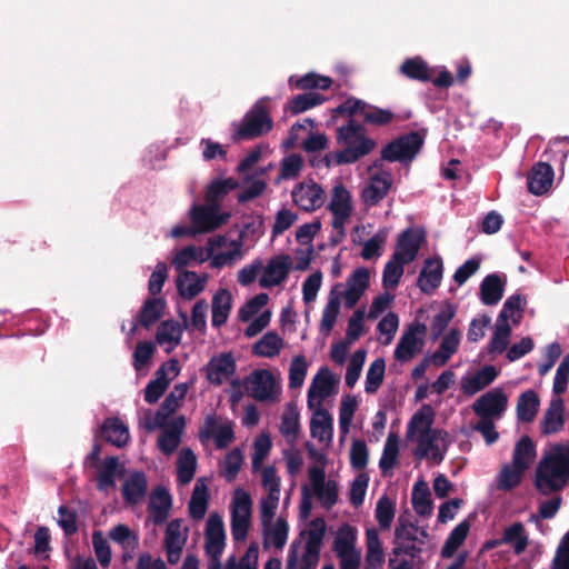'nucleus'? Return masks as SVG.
I'll list each match as a JSON object with an SVG mask.
<instances>
[{"mask_svg":"<svg viewBox=\"0 0 569 569\" xmlns=\"http://www.w3.org/2000/svg\"><path fill=\"white\" fill-rule=\"evenodd\" d=\"M370 272L367 268H357L347 280V290L345 292H338V289L342 287L341 283H337L330 291L328 302L323 308L320 331L329 335L337 321L340 312L341 301L340 298H345V305L347 308H352L361 299L362 295L369 287Z\"/></svg>","mask_w":569,"mask_h":569,"instance_id":"nucleus-1","label":"nucleus"},{"mask_svg":"<svg viewBox=\"0 0 569 569\" xmlns=\"http://www.w3.org/2000/svg\"><path fill=\"white\" fill-rule=\"evenodd\" d=\"M269 102V97H262L253 103L233 131L232 141L252 140L272 130L273 121L270 116Z\"/></svg>","mask_w":569,"mask_h":569,"instance_id":"nucleus-2","label":"nucleus"},{"mask_svg":"<svg viewBox=\"0 0 569 569\" xmlns=\"http://www.w3.org/2000/svg\"><path fill=\"white\" fill-rule=\"evenodd\" d=\"M326 528L327 526L323 518L318 517L310 521L308 539L299 569H316L320 558V550L326 535ZM298 551L295 549V543H292L288 552L286 569H298Z\"/></svg>","mask_w":569,"mask_h":569,"instance_id":"nucleus-3","label":"nucleus"},{"mask_svg":"<svg viewBox=\"0 0 569 569\" xmlns=\"http://www.w3.org/2000/svg\"><path fill=\"white\" fill-rule=\"evenodd\" d=\"M422 146L423 137L417 131H411L387 143L381 149V160L389 162L399 161L401 163L411 162Z\"/></svg>","mask_w":569,"mask_h":569,"instance_id":"nucleus-4","label":"nucleus"},{"mask_svg":"<svg viewBox=\"0 0 569 569\" xmlns=\"http://www.w3.org/2000/svg\"><path fill=\"white\" fill-rule=\"evenodd\" d=\"M252 501L250 495L238 488L234 491L231 510V535L234 541H243L250 527Z\"/></svg>","mask_w":569,"mask_h":569,"instance_id":"nucleus-5","label":"nucleus"},{"mask_svg":"<svg viewBox=\"0 0 569 569\" xmlns=\"http://www.w3.org/2000/svg\"><path fill=\"white\" fill-rule=\"evenodd\" d=\"M508 406V397L502 388H493L481 395L472 405L479 418L500 419Z\"/></svg>","mask_w":569,"mask_h":569,"instance_id":"nucleus-6","label":"nucleus"},{"mask_svg":"<svg viewBox=\"0 0 569 569\" xmlns=\"http://www.w3.org/2000/svg\"><path fill=\"white\" fill-rule=\"evenodd\" d=\"M426 332L427 326L425 323H411L396 346L395 358L401 362L411 360L417 352L421 351L425 343L423 339L418 336H425Z\"/></svg>","mask_w":569,"mask_h":569,"instance_id":"nucleus-7","label":"nucleus"},{"mask_svg":"<svg viewBox=\"0 0 569 569\" xmlns=\"http://www.w3.org/2000/svg\"><path fill=\"white\" fill-rule=\"evenodd\" d=\"M419 527L416 523L410 522L403 515L398 518V525L395 530V539L396 541H410L411 545L401 543L398 547L393 548V553L396 556L407 555L410 557H416L421 552V548L418 547L415 542H419L423 545V539L418 537Z\"/></svg>","mask_w":569,"mask_h":569,"instance_id":"nucleus-8","label":"nucleus"},{"mask_svg":"<svg viewBox=\"0 0 569 569\" xmlns=\"http://www.w3.org/2000/svg\"><path fill=\"white\" fill-rule=\"evenodd\" d=\"M246 390L257 401L274 399L276 379L273 373L267 369L254 370L244 381Z\"/></svg>","mask_w":569,"mask_h":569,"instance_id":"nucleus-9","label":"nucleus"},{"mask_svg":"<svg viewBox=\"0 0 569 569\" xmlns=\"http://www.w3.org/2000/svg\"><path fill=\"white\" fill-rule=\"evenodd\" d=\"M312 489L322 506L331 509L338 501V486L335 480L326 481L325 469L313 466L309 469Z\"/></svg>","mask_w":569,"mask_h":569,"instance_id":"nucleus-10","label":"nucleus"},{"mask_svg":"<svg viewBox=\"0 0 569 569\" xmlns=\"http://www.w3.org/2000/svg\"><path fill=\"white\" fill-rule=\"evenodd\" d=\"M219 208L213 204H194L190 211V219L196 232H210L227 221L229 214L219 216Z\"/></svg>","mask_w":569,"mask_h":569,"instance_id":"nucleus-11","label":"nucleus"},{"mask_svg":"<svg viewBox=\"0 0 569 569\" xmlns=\"http://www.w3.org/2000/svg\"><path fill=\"white\" fill-rule=\"evenodd\" d=\"M337 380L328 367H322L315 376L311 386L308 390V408H315V400L317 399V406L322 407L325 399L330 397L336 387Z\"/></svg>","mask_w":569,"mask_h":569,"instance_id":"nucleus-12","label":"nucleus"},{"mask_svg":"<svg viewBox=\"0 0 569 569\" xmlns=\"http://www.w3.org/2000/svg\"><path fill=\"white\" fill-rule=\"evenodd\" d=\"M199 437L201 440L213 439L218 449H224L234 439L233 423L227 421L222 425H218L214 415L207 416L200 429Z\"/></svg>","mask_w":569,"mask_h":569,"instance_id":"nucleus-13","label":"nucleus"},{"mask_svg":"<svg viewBox=\"0 0 569 569\" xmlns=\"http://www.w3.org/2000/svg\"><path fill=\"white\" fill-rule=\"evenodd\" d=\"M425 240V234L421 231L413 229H406L399 234L396 250L392 257L402 263L412 262L419 252L420 246Z\"/></svg>","mask_w":569,"mask_h":569,"instance_id":"nucleus-14","label":"nucleus"},{"mask_svg":"<svg viewBox=\"0 0 569 569\" xmlns=\"http://www.w3.org/2000/svg\"><path fill=\"white\" fill-rule=\"evenodd\" d=\"M293 202L305 211H313L323 203V189L316 182L297 184L292 192Z\"/></svg>","mask_w":569,"mask_h":569,"instance_id":"nucleus-15","label":"nucleus"},{"mask_svg":"<svg viewBox=\"0 0 569 569\" xmlns=\"http://www.w3.org/2000/svg\"><path fill=\"white\" fill-rule=\"evenodd\" d=\"M291 258L288 254H279L269 260L260 278L262 288H272L283 282L291 270Z\"/></svg>","mask_w":569,"mask_h":569,"instance_id":"nucleus-16","label":"nucleus"},{"mask_svg":"<svg viewBox=\"0 0 569 569\" xmlns=\"http://www.w3.org/2000/svg\"><path fill=\"white\" fill-rule=\"evenodd\" d=\"M204 536L206 553L221 556L226 546V532L222 518L218 513L209 516Z\"/></svg>","mask_w":569,"mask_h":569,"instance_id":"nucleus-17","label":"nucleus"},{"mask_svg":"<svg viewBox=\"0 0 569 569\" xmlns=\"http://www.w3.org/2000/svg\"><path fill=\"white\" fill-rule=\"evenodd\" d=\"M236 361L231 353L212 358L206 367V377L210 383L220 386L236 372Z\"/></svg>","mask_w":569,"mask_h":569,"instance_id":"nucleus-18","label":"nucleus"},{"mask_svg":"<svg viewBox=\"0 0 569 569\" xmlns=\"http://www.w3.org/2000/svg\"><path fill=\"white\" fill-rule=\"evenodd\" d=\"M346 148L343 150L337 151L335 153H329L325 157L326 166H331V159L335 160L336 164H346L353 163L358 161L360 158L370 153L376 147L375 140H362L358 144H345Z\"/></svg>","mask_w":569,"mask_h":569,"instance_id":"nucleus-19","label":"nucleus"},{"mask_svg":"<svg viewBox=\"0 0 569 569\" xmlns=\"http://www.w3.org/2000/svg\"><path fill=\"white\" fill-rule=\"evenodd\" d=\"M553 177L555 172L549 163H536L528 172L527 177L529 192L536 196H541L546 193L552 186Z\"/></svg>","mask_w":569,"mask_h":569,"instance_id":"nucleus-20","label":"nucleus"},{"mask_svg":"<svg viewBox=\"0 0 569 569\" xmlns=\"http://www.w3.org/2000/svg\"><path fill=\"white\" fill-rule=\"evenodd\" d=\"M565 425V406L560 397L552 398L540 421L541 433L545 436L556 433Z\"/></svg>","mask_w":569,"mask_h":569,"instance_id":"nucleus-21","label":"nucleus"},{"mask_svg":"<svg viewBox=\"0 0 569 569\" xmlns=\"http://www.w3.org/2000/svg\"><path fill=\"white\" fill-rule=\"evenodd\" d=\"M391 183L392 178L390 172L382 171L373 174L369 184L362 191V198L366 204L377 206L388 194Z\"/></svg>","mask_w":569,"mask_h":569,"instance_id":"nucleus-22","label":"nucleus"},{"mask_svg":"<svg viewBox=\"0 0 569 569\" xmlns=\"http://www.w3.org/2000/svg\"><path fill=\"white\" fill-rule=\"evenodd\" d=\"M148 491V480L143 471H133L122 486V498L126 503H140Z\"/></svg>","mask_w":569,"mask_h":569,"instance_id":"nucleus-23","label":"nucleus"},{"mask_svg":"<svg viewBox=\"0 0 569 569\" xmlns=\"http://www.w3.org/2000/svg\"><path fill=\"white\" fill-rule=\"evenodd\" d=\"M442 278V262L440 259L428 258L425 261L417 286L427 295H431L440 284Z\"/></svg>","mask_w":569,"mask_h":569,"instance_id":"nucleus-24","label":"nucleus"},{"mask_svg":"<svg viewBox=\"0 0 569 569\" xmlns=\"http://www.w3.org/2000/svg\"><path fill=\"white\" fill-rule=\"evenodd\" d=\"M176 282L179 295L187 300H191L203 291L207 276L200 277L194 271L184 270L178 274Z\"/></svg>","mask_w":569,"mask_h":569,"instance_id":"nucleus-25","label":"nucleus"},{"mask_svg":"<svg viewBox=\"0 0 569 569\" xmlns=\"http://www.w3.org/2000/svg\"><path fill=\"white\" fill-rule=\"evenodd\" d=\"M99 432L107 442L118 448L124 447L130 437L128 427L117 417L107 418Z\"/></svg>","mask_w":569,"mask_h":569,"instance_id":"nucleus-26","label":"nucleus"},{"mask_svg":"<svg viewBox=\"0 0 569 569\" xmlns=\"http://www.w3.org/2000/svg\"><path fill=\"white\" fill-rule=\"evenodd\" d=\"M333 419L328 410L318 407L310 420V432L319 441H331L333 433Z\"/></svg>","mask_w":569,"mask_h":569,"instance_id":"nucleus-27","label":"nucleus"},{"mask_svg":"<svg viewBox=\"0 0 569 569\" xmlns=\"http://www.w3.org/2000/svg\"><path fill=\"white\" fill-rule=\"evenodd\" d=\"M232 307V297L228 289H219L212 297L211 323L214 328H220L229 318Z\"/></svg>","mask_w":569,"mask_h":569,"instance_id":"nucleus-28","label":"nucleus"},{"mask_svg":"<svg viewBox=\"0 0 569 569\" xmlns=\"http://www.w3.org/2000/svg\"><path fill=\"white\" fill-rule=\"evenodd\" d=\"M540 406V398L538 393L532 390H526L518 397L517 401V418L522 422H532L538 413Z\"/></svg>","mask_w":569,"mask_h":569,"instance_id":"nucleus-29","label":"nucleus"},{"mask_svg":"<svg viewBox=\"0 0 569 569\" xmlns=\"http://www.w3.org/2000/svg\"><path fill=\"white\" fill-rule=\"evenodd\" d=\"M503 291L505 282L497 273H491L480 284V299L487 306H495L503 297Z\"/></svg>","mask_w":569,"mask_h":569,"instance_id":"nucleus-30","label":"nucleus"},{"mask_svg":"<svg viewBox=\"0 0 569 569\" xmlns=\"http://www.w3.org/2000/svg\"><path fill=\"white\" fill-rule=\"evenodd\" d=\"M526 471L513 462L502 465L496 477V488L500 491H511L521 483Z\"/></svg>","mask_w":569,"mask_h":569,"instance_id":"nucleus-31","label":"nucleus"},{"mask_svg":"<svg viewBox=\"0 0 569 569\" xmlns=\"http://www.w3.org/2000/svg\"><path fill=\"white\" fill-rule=\"evenodd\" d=\"M399 457V437L390 432L385 442L382 456L379 460V468L383 477L391 476L392 469L398 462Z\"/></svg>","mask_w":569,"mask_h":569,"instance_id":"nucleus-32","label":"nucleus"},{"mask_svg":"<svg viewBox=\"0 0 569 569\" xmlns=\"http://www.w3.org/2000/svg\"><path fill=\"white\" fill-rule=\"evenodd\" d=\"M436 70L429 68L428 63L419 56L406 59L400 66V72L407 78L427 82L431 80Z\"/></svg>","mask_w":569,"mask_h":569,"instance_id":"nucleus-33","label":"nucleus"},{"mask_svg":"<svg viewBox=\"0 0 569 569\" xmlns=\"http://www.w3.org/2000/svg\"><path fill=\"white\" fill-rule=\"evenodd\" d=\"M208 487L202 479H198L188 506L189 516L194 520L202 519L208 509Z\"/></svg>","mask_w":569,"mask_h":569,"instance_id":"nucleus-34","label":"nucleus"},{"mask_svg":"<svg viewBox=\"0 0 569 569\" xmlns=\"http://www.w3.org/2000/svg\"><path fill=\"white\" fill-rule=\"evenodd\" d=\"M437 439L438 437L436 430L425 431L423 433L419 435L417 439L418 447L415 450V457L419 460L428 458L436 462H440L442 460V456L439 452Z\"/></svg>","mask_w":569,"mask_h":569,"instance_id":"nucleus-35","label":"nucleus"},{"mask_svg":"<svg viewBox=\"0 0 569 569\" xmlns=\"http://www.w3.org/2000/svg\"><path fill=\"white\" fill-rule=\"evenodd\" d=\"M119 458L116 456L107 457L99 467L96 486L99 491H106L116 486V478L119 473Z\"/></svg>","mask_w":569,"mask_h":569,"instance_id":"nucleus-36","label":"nucleus"},{"mask_svg":"<svg viewBox=\"0 0 569 569\" xmlns=\"http://www.w3.org/2000/svg\"><path fill=\"white\" fill-rule=\"evenodd\" d=\"M367 553L365 560L366 569H378L385 561V555L379 539L378 531L372 528L366 532Z\"/></svg>","mask_w":569,"mask_h":569,"instance_id":"nucleus-37","label":"nucleus"},{"mask_svg":"<svg viewBox=\"0 0 569 569\" xmlns=\"http://www.w3.org/2000/svg\"><path fill=\"white\" fill-rule=\"evenodd\" d=\"M411 502L415 511L421 517L432 513L433 505L427 482L419 480L415 483L411 493Z\"/></svg>","mask_w":569,"mask_h":569,"instance_id":"nucleus-38","label":"nucleus"},{"mask_svg":"<svg viewBox=\"0 0 569 569\" xmlns=\"http://www.w3.org/2000/svg\"><path fill=\"white\" fill-rule=\"evenodd\" d=\"M536 455V446L532 439L529 436H522L515 446L511 462L521 469L528 470Z\"/></svg>","mask_w":569,"mask_h":569,"instance_id":"nucleus-39","label":"nucleus"},{"mask_svg":"<svg viewBox=\"0 0 569 569\" xmlns=\"http://www.w3.org/2000/svg\"><path fill=\"white\" fill-rule=\"evenodd\" d=\"M239 187V182L234 178L213 180L206 191V201L220 209L221 200L232 190Z\"/></svg>","mask_w":569,"mask_h":569,"instance_id":"nucleus-40","label":"nucleus"},{"mask_svg":"<svg viewBox=\"0 0 569 569\" xmlns=\"http://www.w3.org/2000/svg\"><path fill=\"white\" fill-rule=\"evenodd\" d=\"M178 408L179 403L174 402L173 396H167L153 417L150 411L148 412L144 419V428L152 431L158 427H164L169 416L176 412Z\"/></svg>","mask_w":569,"mask_h":569,"instance_id":"nucleus-41","label":"nucleus"},{"mask_svg":"<svg viewBox=\"0 0 569 569\" xmlns=\"http://www.w3.org/2000/svg\"><path fill=\"white\" fill-rule=\"evenodd\" d=\"M283 346L282 338L276 331L264 333L252 347V353L258 357L273 358Z\"/></svg>","mask_w":569,"mask_h":569,"instance_id":"nucleus-42","label":"nucleus"},{"mask_svg":"<svg viewBox=\"0 0 569 569\" xmlns=\"http://www.w3.org/2000/svg\"><path fill=\"white\" fill-rule=\"evenodd\" d=\"M288 522L283 518H278L276 523L272 526L263 527V547L268 548L270 543L277 549H282L288 539Z\"/></svg>","mask_w":569,"mask_h":569,"instance_id":"nucleus-43","label":"nucleus"},{"mask_svg":"<svg viewBox=\"0 0 569 569\" xmlns=\"http://www.w3.org/2000/svg\"><path fill=\"white\" fill-rule=\"evenodd\" d=\"M498 376L497 369L489 365L473 376L465 378V393L473 395L489 386Z\"/></svg>","mask_w":569,"mask_h":569,"instance_id":"nucleus-44","label":"nucleus"},{"mask_svg":"<svg viewBox=\"0 0 569 569\" xmlns=\"http://www.w3.org/2000/svg\"><path fill=\"white\" fill-rule=\"evenodd\" d=\"M197 457L191 449H183L177 460V481L179 485H188L194 477Z\"/></svg>","mask_w":569,"mask_h":569,"instance_id":"nucleus-45","label":"nucleus"},{"mask_svg":"<svg viewBox=\"0 0 569 569\" xmlns=\"http://www.w3.org/2000/svg\"><path fill=\"white\" fill-rule=\"evenodd\" d=\"M164 303L162 298L147 299L138 315L139 323L147 329L156 323L162 316Z\"/></svg>","mask_w":569,"mask_h":569,"instance_id":"nucleus-46","label":"nucleus"},{"mask_svg":"<svg viewBox=\"0 0 569 569\" xmlns=\"http://www.w3.org/2000/svg\"><path fill=\"white\" fill-rule=\"evenodd\" d=\"M328 209L332 212V214L346 216L352 213L353 207L351 194L342 183L333 187L332 197Z\"/></svg>","mask_w":569,"mask_h":569,"instance_id":"nucleus-47","label":"nucleus"},{"mask_svg":"<svg viewBox=\"0 0 569 569\" xmlns=\"http://www.w3.org/2000/svg\"><path fill=\"white\" fill-rule=\"evenodd\" d=\"M511 327L507 321L497 319L493 335L488 343L489 353H502L507 350L511 336Z\"/></svg>","mask_w":569,"mask_h":569,"instance_id":"nucleus-48","label":"nucleus"},{"mask_svg":"<svg viewBox=\"0 0 569 569\" xmlns=\"http://www.w3.org/2000/svg\"><path fill=\"white\" fill-rule=\"evenodd\" d=\"M338 142L342 144H358L362 140H372L366 137V129L362 124L356 122L352 118L346 126L338 129Z\"/></svg>","mask_w":569,"mask_h":569,"instance_id":"nucleus-49","label":"nucleus"},{"mask_svg":"<svg viewBox=\"0 0 569 569\" xmlns=\"http://www.w3.org/2000/svg\"><path fill=\"white\" fill-rule=\"evenodd\" d=\"M289 83L291 87H295L299 90H311V89H321L327 90L332 84V79L325 76H319L313 72L307 73L302 77L295 78L290 77Z\"/></svg>","mask_w":569,"mask_h":569,"instance_id":"nucleus-50","label":"nucleus"},{"mask_svg":"<svg viewBox=\"0 0 569 569\" xmlns=\"http://www.w3.org/2000/svg\"><path fill=\"white\" fill-rule=\"evenodd\" d=\"M501 541L512 545L516 555L523 552L528 545L523 525L518 521L507 527L501 537Z\"/></svg>","mask_w":569,"mask_h":569,"instance_id":"nucleus-51","label":"nucleus"},{"mask_svg":"<svg viewBox=\"0 0 569 569\" xmlns=\"http://www.w3.org/2000/svg\"><path fill=\"white\" fill-rule=\"evenodd\" d=\"M323 101L325 97L322 94L317 92H306L290 99L287 103L286 110H289L292 114H298L321 104Z\"/></svg>","mask_w":569,"mask_h":569,"instance_id":"nucleus-52","label":"nucleus"},{"mask_svg":"<svg viewBox=\"0 0 569 569\" xmlns=\"http://www.w3.org/2000/svg\"><path fill=\"white\" fill-rule=\"evenodd\" d=\"M385 371L386 362L383 358H377L372 361L366 376L365 390L367 393L373 395L378 391L383 382Z\"/></svg>","mask_w":569,"mask_h":569,"instance_id":"nucleus-53","label":"nucleus"},{"mask_svg":"<svg viewBox=\"0 0 569 569\" xmlns=\"http://www.w3.org/2000/svg\"><path fill=\"white\" fill-rule=\"evenodd\" d=\"M433 422V411L429 405H425L421 410L416 412L408 423V436H412L416 431L419 435L430 431Z\"/></svg>","mask_w":569,"mask_h":569,"instance_id":"nucleus-54","label":"nucleus"},{"mask_svg":"<svg viewBox=\"0 0 569 569\" xmlns=\"http://www.w3.org/2000/svg\"><path fill=\"white\" fill-rule=\"evenodd\" d=\"M355 539L353 529L349 525L341 527L333 542V550L337 556L342 557L357 552L355 550Z\"/></svg>","mask_w":569,"mask_h":569,"instance_id":"nucleus-55","label":"nucleus"},{"mask_svg":"<svg viewBox=\"0 0 569 569\" xmlns=\"http://www.w3.org/2000/svg\"><path fill=\"white\" fill-rule=\"evenodd\" d=\"M258 543L251 542L244 555L240 558L239 563H237L236 558L232 556L227 560L226 569H258Z\"/></svg>","mask_w":569,"mask_h":569,"instance_id":"nucleus-56","label":"nucleus"},{"mask_svg":"<svg viewBox=\"0 0 569 569\" xmlns=\"http://www.w3.org/2000/svg\"><path fill=\"white\" fill-rule=\"evenodd\" d=\"M300 429L299 412L295 405L289 403L281 417L280 431L286 438L291 437L295 440Z\"/></svg>","mask_w":569,"mask_h":569,"instance_id":"nucleus-57","label":"nucleus"},{"mask_svg":"<svg viewBox=\"0 0 569 569\" xmlns=\"http://www.w3.org/2000/svg\"><path fill=\"white\" fill-rule=\"evenodd\" d=\"M242 463V452L240 449L234 448L233 450L226 455L221 475L228 482L234 481L241 469Z\"/></svg>","mask_w":569,"mask_h":569,"instance_id":"nucleus-58","label":"nucleus"},{"mask_svg":"<svg viewBox=\"0 0 569 569\" xmlns=\"http://www.w3.org/2000/svg\"><path fill=\"white\" fill-rule=\"evenodd\" d=\"M393 118L395 114L391 110L370 106L368 103L362 116L363 122L376 127L387 126L393 120Z\"/></svg>","mask_w":569,"mask_h":569,"instance_id":"nucleus-59","label":"nucleus"},{"mask_svg":"<svg viewBox=\"0 0 569 569\" xmlns=\"http://www.w3.org/2000/svg\"><path fill=\"white\" fill-rule=\"evenodd\" d=\"M388 238V230H378L369 240L363 243L361 257L365 260H370L381 256V249Z\"/></svg>","mask_w":569,"mask_h":569,"instance_id":"nucleus-60","label":"nucleus"},{"mask_svg":"<svg viewBox=\"0 0 569 569\" xmlns=\"http://www.w3.org/2000/svg\"><path fill=\"white\" fill-rule=\"evenodd\" d=\"M366 356L367 351L365 349H358L352 355L346 372V385L349 388H353L357 383L366 361Z\"/></svg>","mask_w":569,"mask_h":569,"instance_id":"nucleus-61","label":"nucleus"},{"mask_svg":"<svg viewBox=\"0 0 569 569\" xmlns=\"http://www.w3.org/2000/svg\"><path fill=\"white\" fill-rule=\"evenodd\" d=\"M400 260H396L393 257L386 263L382 273V284L386 289L396 288L403 274V267Z\"/></svg>","mask_w":569,"mask_h":569,"instance_id":"nucleus-62","label":"nucleus"},{"mask_svg":"<svg viewBox=\"0 0 569 569\" xmlns=\"http://www.w3.org/2000/svg\"><path fill=\"white\" fill-rule=\"evenodd\" d=\"M395 518V503L386 496L379 498L376 506V519L381 529H389Z\"/></svg>","mask_w":569,"mask_h":569,"instance_id":"nucleus-63","label":"nucleus"},{"mask_svg":"<svg viewBox=\"0 0 569 569\" xmlns=\"http://www.w3.org/2000/svg\"><path fill=\"white\" fill-rule=\"evenodd\" d=\"M182 329L179 322L174 320L163 321L157 331V341L162 345L164 342H174L178 345L181 339Z\"/></svg>","mask_w":569,"mask_h":569,"instance_id":"nucleus-64","label":"nucleus"}]
</instances>
